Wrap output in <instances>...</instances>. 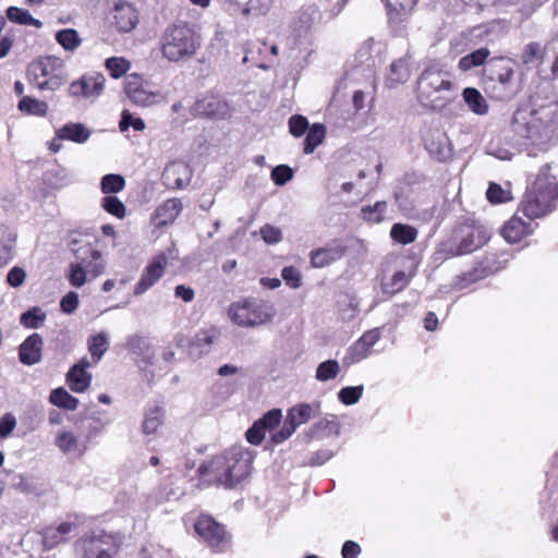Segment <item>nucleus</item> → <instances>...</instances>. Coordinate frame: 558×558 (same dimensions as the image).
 Listing matches in <instances>:
<instances>
[{
  "label": "nucleus",
  "instance_id": "obj_58",
  "mask_svg": "<svg viewBox=\"0 0 558 558\" xmlns=\"http://www.w3.org/2000/svg\"><path fill=\"white\" fill-rule=\"evenodd\" d=\"M281 418H282L281 410L272 409V410L268 411L267 413H265L263 415V417L257 420V422L267 432V430H272L275 427H277L280 424Z\"/></svg>",
  "mask_w": 558,
  "mask_h": 558
},
{
  "label": "nucleus",
  "instance_id": "obj_24",
  "mask_svg": "<svg viewBox=\"0 0 558 558\" xmlns=\"http://www.w3.org/2000/svg\"><path fill=\"white\" fill-rule=\"evenodd\" d=\"M182 208L183 206L179 198H169L155 209L153 220L157 227L171 225L178 218Z\"/></svg>",
  "mask_w": 558,
  "mask_h": 558
},
{
  "label": "nucleus",
  "instance_id": "obj_33",
  "mask_svg": "<svg viewBox=\"0 0 558 558\" xmlns=\"http://www.w3.org/2000/svg\"><path fill=\"white\" fill-rule=\"evenodd\" d=\"M267 45L265 41L260 40H251L247 41L244 47V57L242 62L246 63L252 61L257 68L267 70L269 66L263 62H258V57L266 50Z\"/></svg>",
  "mask_w": 558,
  "mask_h": 558
},
{
  "label": "nucleus",
  "instance_id": "obj_61",
  "mask_svg": "<svg viewBox=\"0 0 558 558\" xmlns=\"http://www.w3.org/2000/svg\"><path fill=\"white\" fill-rule=\"evenodd\" d=\"M260 235L267 244H276L282 240V232L279 228L265 225L260 228Z\"/></svg>",
  "mask_w": 558,
  "mask_h": 558
},
{
  "label": "nucleus",
  "instance_id": "obj_49",
  "mask_svg": "<svg viewBox=\"0 0 558 558\" xmlns=\"http://www.w3.org/2000/svg\"><path fill=\"white\" fill-rule=\"evenodd\" d=\"M126 349L136 356L146 355L149 350V342L140 335H132L126 339Z\"/></svg>",
  "mask_w": 558,
  "mask_h": 558
},
{
  "label": "nucleus",
  "instance_id": "obj_45",
  "mask_svg": "<svg viewBox=\"0 0 558 558\" xmlns=\"http://www.w3.org/2000/svg\"><path fill=\"white\" fill-rule=\"evenodd\" d=\"M340 365L336 360H327L318 364L315 377L319 381H328L338 376Z\"/></svg>",
  "mask_w": 558,
  "mask_h": 558
},
{
  "label": "nucleus",
  "instance_id": "obj_47",
  "mask_svg": "<svg viewBox=\"0 0 558 558\" xmlns=\"http://www.w3.org/2000/svg\"><path fill=\"white\" fill-rule=\"evenodd\" d=\"M101 207L110 215L122 219L125 217L124 204L114 195H107L101 199Z\"/></svg>",
  "mask_w": 558,
  "mask_h": 558
},
{
  "label": "nucleus",
  "instance_id": "obj_57",
  "mask_svg": "<svg viewBox=\"0 0 558 558\" xmlns=\"http://www.w3.org/2000/svg\"><path fill=\"white\" fill-rule=\"evenodd\" d=\"M56 444L64 453H69L77 449V439L70 432L60 433L56 439Z\"/></svg>",
  "mask_w": 558,
  "mask_h": 558
},
{
  "label": "nucleus",
  "instance_id": "obj_12",
  "mask_svg": "<svg viewBox=\"0 0 558 558\" xmlns=\"http://www.w3.org/2000/svg\"><path fill=\"white\" fill-rule=\"evenodd\" d=\"M193 172L183 161L169 162L162 171V182L168 189L180 190L189 185Z\"/></svg>",
  "mask_w": 558,
  "mask_h": 558
},
{
  "label": "nucleus",
  "instance_id": "obj_17",
  "mask_svg": "<svg viewBox=\"0 0 558 558\" xmlns=\"http://www.w3.org/2000/svg\"><path fill=\"white\" fill-rule=\"evenodd\" d=\"M44 340L39 333L28 336L19 348V360L22 364L32 366L41 361Z\"/></svg>",
  "mask_w": 558,
  "mask_h": 558
},
{
  "label": "nucleus",
  "instance_id": "obj_31",
  "mask_svg": "<svg viewBox=\"0 0 558 558\" xmlns=\"http://www.w3.org/2000/svg\"><path fill=\"white\" fill-rule=\"evenodd\" d=\"M462 97L470 110L475 114L484 116L488 112V104L476 88H464L462 92Z\"/></svg>",
  "mask_w": 558,
  "mask_h": 558
},
{
  "label": "nucleus",
  "instance_id": "obj_29",
  "mask_svg": "<svg viewBox=\"0 0 558 558\" xmlns=\"http://www.w3.org/2000/svg\"><path fill=\"white\" fill-rule=\"evenodd\" d=\"M529 233L527 225L515 216L509 219L501 229L502 236L509 243H518Z\"/></svg>",
  "mask_w": 558,
  "mask_h": 558
},
{
  "label": "nucleus",
  "instance_id": "obj_2",
  "mask_svg": "<svg viewBox=\"0 0 558 558\" xmlns=\"http://www.w3.org/2000/svg\"><path fill=\"white\" fill-rule=\"evenodd\" d=\"M253 457L242 448H231L210 461L199 465V476L210 483L225 488H235L248 477L252 470Z\"/></svg>",
  "mask_w": 558,
  "mask_h": 558
},
{
  "label": "nucleus",
  "instance_id": "obj_40",
  "mask_svg": "<svg viewBox=\"0 0 558 558\" xmlns=\"http://www.w3.org/2000/svg\"><path fill=\"white\" fill-rule=\"evenodd\" d=\"M109 349L108 336L99 332L88 340V350L95 362H98Z\"/></svg>",
  "mask_w": 558,
  "mask_h": 558
},
{
  "label": "nucleus",
  "instance_id": "obj_53",
  "mask_svg": "<svg viewBox=\"0 0 558 558\" xmlns=\"http://www.w3.org/2000/svg\"><path fill=\"white\" fill-rule=\"evenodd\" d=\"M270 0H246L243 8L241 9V13L243 15L256 14L263 15L270 8Z\"/></svg>",
  "mask_w": 558,
  "mask_h": 558
},
{
  "label": "nucleus",
  "instance_id": "obj_63",
  "mask_svg": "<svg viewBox=\"0 0 558 558\" xmlns=\"http://www.w3.org/2000/svg\"><path fill=\"white\" fill-rule=\"evenodd\" d=\"M78 306V294L74 291L66 293L60 301V308L64 314H72Z\"/></svg>",
  "mask_w": 558,
  "mask_h": 558
},
{
  "label": "nucleus",
  "instance_id": "obj_38",
  "mask_svg": "<svg viewBox=\"0 0 558 558\" xmlns=\"http://www.w3.org/2000/svg\"><path fill=\"white\" fill-rule=\"evenodd\" d=\"M216 338V331L215 330H201L198 331L193 340L191 341L190 345V354L199 356L204 352H207V349L205 347H209L214 339Z\"/></svg>",
  "mask_w": 558,
  "mask_h": 558
},
{
  "label": "nucleus",
  "instance_id": "obj_46",
  "mask_svg": "<svg viewBox=\"0 0 558 558\" xmlns=\"http://www.w3.org/2000/svg\"><path fill=\"white\" fill-rule=\"evenodd\" d=\"M161 425V409L154 407L145 413V418L142 424L143 433L146 435L154 434Z\"/></svg>",
  "mask_w": 558,
  "mask_h": 558
},
{
  "label": "nucleus",
  "instance_id": "obj_37",
  "mask_svg": "<svg viewBox=\"0 0 558 558\" xmlns=\"http://www.w3.org/2000/svg\"><path fill=\"white\" fill-rule=\"evenodd\" d=\"M326 136V128L320 123L313 124L306 134L304 140V153L312 154L317 146H319Z\"/></svg>",
  "mask_w": 558,
  "mask_h": 558
},
{
  "label": "nucleus",
  "instance_id": "obj_15",
  "mask_svg": "<svg viewBox=\"0 0 558 558\" xmlns=\"http://www.w3.org/2000/svg\"><path fill=\"white\" fill-rule=\"evenodd\" d=\"M425 148L435 159L445 161L451 156V144L445 132L429 130L424 138Z\"/></svg>",
  "mask_w": 558,
  "mask_h": 558
},
{
  "label": "nucleus",
  "instance_id": "obj_34",
  "mask_svg": "<svg viewBox=\"0 0 558 558\" xmlns=\"http://www.w3.org/2000/svg\"><path fill=\"white\" fill-rule=\"evenodd\" d=\"M16 234L9 229L0 228V264L5 266L13 258Z\"/></svg>",
  "mask_w": 558,
  "mask_h": 558
},
{
  "label": "nucleus",
  "instance_id": "obj_28",
  "mask_svg": "<svg viewBox=\"0 0 558 558\" xmlns=\"http://www.w3.org/2000/svg\"><path fill=\"white\" fill-rule=\"evenodd\" d=\"M90 136V131L82 123L70 122L57 131L58 140L72 141L78 144L85 143Z\"/></svg>",
  "mask_w": 558,
  "mask_h": 558
},
{
  "label": "nucleus",
  "instance_id": "obj_14",
  "mask_svg": "<svg viewBox=\"0 0 558 558\" xmlns=\"http://www.w3.org/2000/svg\"><path fill=\"white\" fill-rule=\"evenodd\" d=\"M192 110L196 117L225 119L229 114L228 104L215 95H206L198 99Z\"/></svg>",
  "mask_w": 558,
  "mask_h": 558
},
{
  "label": "nucleus",
  "instance_id": "obj_26",
  "mask_svg": "<svg viewBox=\"0 0 558 558\" xmlns=\"http://www.w3.org/2000/svg\"><path fill=\"white\" fill-rule=\"evenodd\" d=\"M410 60L408 57L393 61L386 76V85L395 88L400 84H404L410 78Z\"/></svg>",
  "mask_w": 558,
  "mask_h": 558
},
{
  "label": "nucleus",
  "instance_id": "obj_7",
  "mask_svg": "<svg viewBox=\"0 0 558 558\" xmlns=\"http://www.w3.org/2000/svg\"><path fill=\"white\" fill-rule=\"evenodd\" d=\"M62 61L53 56L40 58L28 68L29 82L41 90H57L63 84Z\"/></svg>",
  "mask_w": 558,
  "mask_h": 558
},
{
  "label": "nucleus",
  "instance_id": "obj_32",
  "mask_svg": "<svg viewBox=\"0 0 558 558\" xmlns=\"http://www.w3.org/2000/svg\"><path fill=\"white\" fill-rule=\"evenodd\" d=\"M489 54H490V51L488 48L483 47V48L476 49V50L472 51L471 53L462 57L459 60L458 68L463 72L470 71L473 68L483 65L485 62L487 63V61L489 60L488 59Z\"/></svg>",
  "mask_w": 558,
  "mask_h": 558
},
{
  "label": "nucleus",
  "instance_id": "obj_60",
  "mask_svg": "<svg viewBox=\"0 0 558 558\" xmlns=\"http://www.w3.org/2000/svg\"><path fill=\"white\" fill-rule=\"evenodd\" d=\"M281 277L286 281V283L292 289H298L301 286V274L293 266L284 267L281 270Z\"/></svg>",
  "mask_w": 558,
  "mask_h": 558
},
{
  "label": "nucleus",
  "instance_id": "obj_42",
  "mask_svg": "<svg viewBox=\"0 0 558 558\" xmlns=\"http://www.w3.org/2000/svg\"><path fill=\"white\" fill-rule=\"evenodd\" d=\"M56 40L65 50L70 51L75 50L82 43L77 31L73 28H64L57 32Z\"/></svg>",
  "mask_w": 558,
  "mask_h": 558
},
{
  "label": "nucleus",
  "instance_id": "obj_43",
  "mask_svg": "<svg viewBox=\"0 0 558 558\" xmlns=\"http://www.w3.org/2000/svg\"><path fill=\"white\" fill-rule=\"evenodd\" d=\"M124 186L125 180L121 174L109 173L100 180V190L107 195L119 193Z\"/></svg>",
  "mask_w": 558,
  "mask_h": 558
},
{
  "label": "nucleus",
  "instance_id": "obj_20",
  "mask_svg": "<svg viewBox=\"0 0 558 558\" xmlns=\"http://www.w3.org/2000/svg\"><path fill=\"white\" fill-rule=\"evenodd\" d=\"M511 62L510 59L504 57L490 58L485 65V72L492 81L507 85L512 81L514 74Z\"/></svg>",
  "mask_w": 558,
  "mask_h": 558
},
{
  "label": "nucleus",
  "instance_id": "obj_50",
  "mask_svg": "<svg viewBox=\"0 0 558 558\" xmlns=\"http://www.w3.org/2000/svg\"><path fill=\"white\" fill-rule=\"evenodd\" d=\"M107 70L113 78H119L126 73L130 62L124 58L111 57L105 62Z\"/></svg>",
  "mask_w": 558,
  "mask_h": 558
},
{
  "label": "nucleus",
  "instance_id": "obj_22",
  "mask_svg": "<svg viewBox=\"0 0 558 558\" xmlns=\"http://www.w3.org/2000/svg\"><path fill=\"white\" fill-rule=\"evenodd\" d=\"M341 424L337 416L327 414L322 420L313 424V426L304 434L306 442H310L315 437L339 436Z\"/></svg>",
  "mask_w": 558,
  "mask_h": 558
},
{
  "label": "nucleus",
  "instance_id": "obj_23",
  "mask_svg": "<svg viewBox=\"0 0 558 558\" xmlns=\"http://www.w3.org/2000/svg\"><path fill=\"white\" fill-rule=\"evenodd\" d=\"M113 20L119 32L132 31L137 22L138 15L135 8L128 2L116 3L113 11Z\"/></svg>",
  "mask_w": 558,
  "mask_h": 558
},
{
  "label": "nucleus",
  "instance_id": "obj_56",
  "mask_svg": "<svg viewBox=\"0 0 558 558\" xmlns=\"http://www.w3.org/2000/svg\"><path fill=\"white\" fill-rule=\"evenodd\" d=\"M293 170L287 165H279L271 170V180L276 185H284L293 178Z\"/></svg>",
  "mask_w": 558,
  "mask_h": 558
},
{
  "label": "nucleus",
  "instance_id": "obj_48",
  "mask_svg": "<svg viewBox=\"0 0 558 558\" xmlns=\"http://www.w3.org/2000/svg\"><path fill=\"white\" fill-rule=\"evenodd\" d=\"M364 391L362 385L343 387L338 392L339 400L345 405H353L359 402Z\"/></svg>",
  "mask_w": 558,
  "mask_h": 558
},
{
  "label": "nucleus",
  "instance_id": "obj_44",
  "mask_svg": "<svg viewBox=\"0 0 558 558\" xmlns=\"http://www.w3.org/2000/svg\"><path fill=\"white\" fill-rule=\"evenodd\" d=\"M387 209V203L384 201L376 202L373 206H364L361 209V217L368 222L379 223L384 220Z\"/></svg>",
  "mask_w": 558,
  "mask_h": 558
},
{
  "label": "nucleus",
  "instance_id": "obj_9",
  "mask_svg": "<svg viewBox=\"0 0 558 558\" xmlns=\"http://www.w3.org/2000/svg\"><path fill=\"white\" fill-rule=\"evenodd\" d=\"M114 538L102 530L82 536L74 544L76 558H111Z\"/></svg>",
  "mask_w": 558,
  "mask_h": 558
},
{
  "label": "nucleus",
  "instance_id": "obj_35",
  "mask_svg": "<svg viewBox=\"0 0 558 558\" xmlns=\"http://www.w3.org/2000/svg\"><path fill=\"white\" fill-rule=\"evenodd\" d=\"M49 401L61 409L65 410H76L78 407V399L71 396L63 387H59L53 389L50 392Z\"/></svg>",
  "mask_w": 558,
  "mask_h": 558
},
{
  "label": "nucleus",
  "instance_id": "obj_36",
  "mask_svg": "<svg viewBox=\"0 0 558 558\" xmlns=\"http://www.w3.org/2000/svg\"><path fill=\"white\" fill-rule=\"evenodd\" d=\"M391 239L402 245L413 243L417 238V230L407 223H395L390 230Z\"/></svg>",
  "mask_w": 558,
  "mask_h": 558
},
{
  "label": "nucleus",
  "instance_id": "obj_41",
  "mask_svg": "<svg viewBox=\"0 0 558 558\" xmlns=\"http://www.w3.org/2000/svg\"><path fill=\"white\" fill-rule=\"evenodd\" d=\"M19 109L28 114L44 117L48 111V105L45 101L25 96L20 100Z\"/></svg>",
  "mask_w": 558,
  "mask_h": 558
},
{
  "label": "nucleus",
  "instance_id": "obj_19",
  "mask_svg": "<svg viewBox=\"0 0 558 558\" xmlns=\"http://www.w3.org/2000/svg\"><path fill=\"white\" fill-rule=\"evenodd\" d=\"M89 366L88 360L83 359L69 369L66 384L73 392L82 393L90 386L92 375L86 371Z\"/></svg>",
  "mask_w": 558,
  "mask_h": 558
},
{
  "label": "nucleus",
  "instance_id": "obj_10",
  "mask_svg": "<svg viewBox=\"0 0 558 558\" xmlns=\"http://www.w3.org/2000/svg\"><path fill=\"white\" fill-rule=\"evenodd\" d=\"M270 310L265 305H256L253 302L244 301L231 304L228 315L234 324L241 327H254L272 319L274 313Z\"/></svg>",
  "mask_w": 558,
  "mask_h": 558
},
{
  "label": "nucleus",
  "instance_id": "obj_30",
  "mask_svg": "<svg viewBox=\"0 0 558 558\" xmlns=\"http://www.w3.org/2000/svg\"><path fill=\"white\" fill-rule=\"evenodd\" d=\"M387 14L391 22L403 21L413 10L417 0H386Z\"/></svg>",
  "mask_w": 558,
  "mask_h": 558
},
{
  "label": "nucleus",
  "instance_id": "obj_1",
  "mask_svg": "<svg viewBox=\"0 0 558 558\" xmlns=\"http://www.w3.org/2000/svg\"><path fill=\"white\" fill-rule=\"evenodd\" d=\"M512 131L522 145L539 151L548 150L558 131L557 105L518 108L512 116Z\"/></svg>",
  "mask_w": 558,
  "mask_h": 558
},
{
  "label": "nucleus",
  "instance_id": "obj_4",
  "mask_svg": "<svg viewBox=\"0 0 558 558\" xmlns=\"http://www.w3.org/2000/svg\"><path fill=\"white\" fill-rule=\"evenodd\" d=\"M452 89L453 84L450 81L449 73L442 71L437 65H433L425 69L418 76L416 98L423 107L440 111L449 100L445 93Z\"/></svg>",
  "mask_w": 558,
  "mask_h": 558
},
{
  "label": "nucleus",
  "instance_id": "obj_27",
  "mask_svg": "<svg viewBox=\"0 0 558 558\" xmlns=\"http://www.w3.org/2000/svg\"><path fill=\"white\" fill-rule=\"evenodd\" d=\"M547 48L539 41H531L526 44L520 54L522 64L527 68L539 66L545 61Z\"/></svg>",
  "mask_w": 558,
  "mask_h": 558
},
{
  "label": "nucleus",
  "instance_id": "obj_8",
  "mask_svg": "<svg viewBox=\"0 0 558 558\" xmlns=\"http://www.w3.org/2000/svg\"><path fill=\"white\" fill-rule=\"evenodd\" d=\"M194 530L214 553H223L231 546V535L211 515L201 514L194 523Z\"/></svg>",
  "mask_w": 558,
  "mask_h": 558
},
{
  "label": "nucleus",
  "instance_id": "obj_21",
  "mask_svg": "<svg viewBox=\"0 0 558 558\" xmlns=\"http://www.w3.org/2000/svg\"><path fill=\"white\" fill-rule=\"evenodd\" d=\"M320 413V403H299L289 409L286 422L292 425L295 430L298 426L305 424L312 417L317 416Z\"/></svg>",
  "mask_w": 558,
  "mask_h": 558
},
{
  "label": "nucleus",
  "instance_id": "obj_18",
  "mask_svg": "<svg viewBox=\"0 0 558 558\" xmlns=\"http://www.w3.org/2000/svg\"><path fill=\"white\" fill-rule=\"evenodd\" d=\"M124 90L130 100L135 105L148 107L156 102L157 94L147 92L142 86L140 76L135 74L126 77Z\"/></svg>",
  "mask_w": 558,
  "mask_h": 558
},
{
  "label": "nucleus",
  "instance_id": "obj_55",
  "mask_svg": "<svg viewBox=\"0 0 558 558\" xmlns=\"http://www.w3.org/2000/svg\"><path fill=\"white\" fill-rule=\"evenodd\" d=\"M486 196L487 199L493 204H500L511 199L510 191L504 190L497 183L489 184L486 192Z\"/></svg>",
  "mask_w": 558,
  "mask_h": 558
},
{
  "label": "nucleus",
  "instance_id": "obj_25",
  "mask_svg": "<svg viewBox=\"0 0 558 558\" xmlns=\"http://www.w3.org/2000/svg\"><path fill=\"white\" fill-rule=\"evenodd\" d=\"M345 252L347 247L342 244L317 248L311 252V264L316 268L328 266L332 262L340 259Z\"/></svg>",
  "mask_w": 558,
  "mask_h": 558
},
{
  "label": "nucleus",
  "instance_id": "obj_16",
  "mask_svg": "<svg viewBox=\"0 0 558 558\" xmlns=\"http://www.w3.org/2000/svg\"><path fill=\"white\" fill-rule=\"evenodd\" d=\"M77 529L73 522H62L58 526H46L39 533L46 549H52L70 538V534Z\"/></svg>",
  "mask_w": 558,
  "mask_h": 558
},
{
  "label": "nucleus",
  "instance_id": "obj_39",
  "mask_svg": "<svg viewBox=\"0 0 558 558\" xmlns=\"http://www.w3.org/2000/svg\"><path fill=\"white\" fill-rule=\"evenodd\" d=\"M7 17L11 22L20 25H32L37 28L43 26V23L39 20L34 19L27 10L17 7H9L7 9Z\"/></svg>",
  "mask_w": 558,
  "mask_h": 558
},
{
  "label": "nucleus",
  "instance_id": "obj_5",
  "mask_svg": "<svg viewBox=\"0 0 558 558\" xmlns=\"http://www.w3.org/2000/svg\"><path fill=\"white\" fill-rule=\"evenodd\" d=\"M558 203V182L547 177H537L521 201V210L529 219L546 216Z\"/></svg>",
  "mask_w": 558,
  "mask_h": 558
},
{
  "label": "nucleus",
  "instance_id": "obj_11",
  "mask_svg": "<svg viewBox=\"0 0 558 558\" xmlns=\"http://www.w3.org/2000/svg\"><path fill=\"white\" fill-rule=\"evenodd\" d=\"M106 78L101 73L84 74L80 80L69 86V94L72 97H98L102 90Z\"/></svg>",
  "mask_w": 558,
  "mask_h": 558
},
{
  "label": "nucleus",
  "instance_id": "obj_3",
  "mask_svg": "<svg viewBox=\"0 0 558 558\" xmlns=\"http://www.w3.org/2000/svg\"><path fill=\"white\" fill-rule=\"evenodd\" d=\"M160 51L169 62L185 61L195 56L202 46L201 36L187 23L168 25L159 40Z\"/></svg>",
  "mask_w": 558,
  "mask_h": 558
},
{
  "label": "nucleus",
  "instance_id": "obj_54",
  "mask_svg": "<svg viewBox=\"0 0 558 558\" xmlns=\"http://www.w3.org/2000/svg\"><path fill=\"white\" fill-rule=\"evenodd\" d=\"M131 126L135 131H143L145 129V122L141 118H134L129 110H123L119 122L120 131L125 132Z\"/></svg>",
  "mask_w": 558,
  "mask_h": 558
},
{
  "label": "nucleus",
  "instance_id": "obj_62",
  "mask_svg": "<svg viewBox=\"0 0 558 558\" xmlns=\"http://www.w3.org/2000/svg\"><path fill=\"white\" fill-rule=\"evenodd\" d=\"M86 270L85 268L76 265L75 263L70 266L69 281L71 286L80 288L86 282Z\"/></svg>",
  "mask_w": 558,
  "mask_h": 558
},
{
  "label": "nucleus",
  "instance_id": "obj_59",
  "mask_svg": "<svg viewBox=\"0 0 558 558\" xmlns=\"http://www.w3.org/2000/svg\"><path fill=\"white\" fill-rule=\"evenodd\" d=\"M308 129V121L305 117L295 114L289 119V130L293 136L300 137L305 134Z\"/></svg>",
  "mask_w": 558,
  "mask_h": 558
},
{
  "label": "nucleus",
  "instance_id": "obj_13",
  "mask_svg": "<svg viewBox=\"0 0 558 558\" xmlns=\"http://www.w3.org/2000/svg\"><path fill=\"white\" fill-rule=\"evenodd\" d=\"M166 267L167 257L163 254L157 255L144 269L141 279L134 288V294L142 295L151 288L163 276Z\"/></svg>",
  "mask_w": 558,
  "mask_h": 558
},
{
  "label": "nucleus",
  "instance_id": "obj_52",
  "mask_svg": "<svg viewBox=\"0 0 558 558\" xmlns=\"http://www.w3.org/2000/svg\"><path fill=\"white\" fill-rule=\"evenodd\" d=\"M171 498H178V492L173 483L168 480L161 483L155 492V500L158 504L169 501Z\"/></svg>",
  "mask_w": 558,
  "mask_h": 558
},
{
  "label": "nucleus",
  "instance_id": "obj_64",
  "mask_svg": "<svg viewBox=\"0 0 558 558\" xmlns=\"http://www.w3.org/2000/svg\"><path fill=\"white\" fill-rule=\"evenodd\" d=\"M11 486L23 493V494H33L35 493L36 488L35 486L33 485L32 482H29L26 477H24L23 475L21 474H15L13 477H12V481H11Z\"/></svg>",
  "mask_w": 558,
  "mask_h": 558
},
{
  "label": "nucleus",
  "instance_id": "obj_6",
  "mask_svg": "<svg viewBox=\"0 0 558 558\" xmlns=\"http://www.w3.org/2000/svg\"><path fill=\"white\" fill-rule=\"evenodd\" d=\"M458 244L450 248L451 256L470 254L484 246L490 239V232L486 227L473 219H465L453 231Z\"/></svg>",
  "mask_w": 558,
  "mask_h": 558
},
{
  "label": "nucleus",
  "instance_id": "obj_51",
  "mask_svg": "<svg viewBox=\"0 0 558 558\" xmlns=\"http://www.w3.org/2000/svg\"><path fill=\"white\" fill-rule=\"evenodd\" d=\"M46 315L41 313L40 308H33L24 312L21 315L20 322L27 328H38L39 325L45 320Z\"/></svg>",
  "mask_w": 558,
  "mask_h": 558
}]
</instances>
